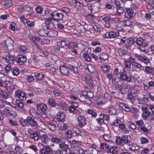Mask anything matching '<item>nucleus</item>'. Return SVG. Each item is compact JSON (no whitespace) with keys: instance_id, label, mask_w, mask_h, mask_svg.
Wrapping results in <instances>:
<instances>
[{"instance_id":"52","label":"nucleus","mask_w":154,"mask_h":154,"mask_svg":"<svg viewBox=\"0 0 154 154\" xmlns=\"http://www.w3.org/2000/svg\"><path fill=\"white\" fill-rule=\"evenodd\" d=\"M57 45L60 47H63L66 45V44L65 41H60L57 42Z\"/></svg>"},{"instance_id":"17","label":"nucleus","mask_w":154,"mask_h":154,"mask_svg":"<svg viewBox=\"0 0 154 154\" xmlns=\"http://www.w3.org/2000/svg\"><path fill=\"white\" fill-rule=\"evenodd\" d=\"M133 11L132 9L129 8L126 9L125 13V17L129 18L132 17L133 16Z\"/></svg>"},{"instance_id":"49","label":"nucleus","mask_w":154,"mask_h":154,"mask_svg":"<svg viewBox=\"0 0 154 154\" xmlns=\"http://www.w3.org/2000/svg\"><path fill=\"white\" fill-rule=\"evenodd\" d=\"M123 84V82L122 80H120L118 81L116 80L114 83L116 88H119V89L120 88Z\"/></svg>"},{"instance_id":"37","label":"nucleus","mask_w":154,"mask_h":154,"mask_svg":"<svg viewBox=\"0 0 154 154\" xmlns=\"http://www.w3.org/2000/svg\"><path fill=\"white\" fill-rule=\"evenodd\" d=\"M47 126L49 129L51 131H54L55 129L56 126L52 122H48Z\"/></svg>"},{"instance_id":"26","label":"nucleus","mask_w":154,"mask_h":154,"mask_svg":"<svg viewBox=\"0 0 154 154\" xmlns=\"http://www.w3.org/2000/svg\"><path fill=\"white\" fill-rule=\"evenodd\" d=\"M59 148L61 149V150L63 151L67 152V148L68 146L67 145L65 144L64 143H60L59 145Z\"/></svg>"},{"instance_id":"7","label":"nucleus","mask_w":154,"mask_h":154,"mask_svg":"<svg viewBox=\"0 0 154 154\" xmlns=\"http://www.w3.org/2000/svg\"><path fill=\"white\" fill-rule=\"evenodd\" d=\"M27 122L28 125L32 127H36L38 126L37 122L31 116H28Z\"/></svg>"},{"instance_id":"44","label":"nucleus","mask_w":154,"mask_h":154,"mask_svg":"<svg viewBox=\"0 0 154 154\" xmlns=\"http://www.w3.org/2000/svg\"><path fill=\"white\" fill-rule=\"evenodd\" d=\"M7 62L9 63H13L14 60L15 59V57L11 55L7 56Z\"/></svg>"},{"instance_id":"56","label":"nucleus","mask_w":154,"mask_h":154,"mask_svg":"<svg viewBox=\"0 0 154 154\" xmlns=\"http://www.w3.org/2000/svg\"><path fill=\"white\" fill-rule=\"evenodd\" d=\"M89 55L88 54L82 55V57L85 61H87L88 62H90L91 61V58Z\"/></svg>"},{"instance_id":"57","label":"nucleus","mask_w":154,"mask_h":154,"mask_svg":"<svg viewBox=\"0 0 154 154\" xmlns=\"http://www.w3.org/2000/svg\"><path fill=\"white\" fill-rule=\"evenodd\" d=\"M100 117L99 119H97V122L99 124H101L104 122V115L101 114L100 115Z\"/></svg>"},{"instance_id":"4","label":"nucleus","mask_w":154,"mask_h":154,"mask_svg":"<svg viewBox=\"0 0 154 154\" xmlns=\"http://www.w3.org/2000/svg\"><path fill=\"white\" fill-rule=\"evenodd\" d=\"M136 43L138 46H142L143 47H146L148 45V42L145 39L142 38H139L137 39Z\"/></svg>"},{"instance_id":"21","label":"nucleus","mask_w":154,"mask_h":154,"mask_svg":"<svg viewBox=\"0 0 154 154\" xmlns=\"http://www.w3.org/2000/svg\"><path fill=\"white\" fill-rule=\"evenodd\" d=\"M16 94L20 100H23L26 99L25 94L23 92L18 91L16 93Z\"/></svg>"},{"instance_id":"22","label":"nucleus","mask_w":154,"mask_h":154,"mask_svg":"<svg viewBox=\"0 0 154 154\" xmlns=\"http://www.w3.org/2000/svg\"><path fill=\"white\" fill-rule=\"evenodd\" d=\"M34 76L37 81L42 80L45 77L42 73H36L35 74Z\"/></svg>"},{"instance_id":"54","label":"nucleus","mask_w":154,"mask_h":154,"mask_svg":"<svg viewBox=\"0 0 154 154\" xmlns=\"http://www.w3.org/2000/svg\"><path fill=\"white\" fill-rule=\"evenodd\" d=\"M30 112L31 115L34 117H37L38 116V114L37 113L36 111L33 109H30Z\"/></svg>"},{"instance_id":"2","label":"nucleus","mask_w":154,"mask_h":154,"mask_svg":"<svg viewBox=\"0 0 154 154\" xmlns=\"http://www.w3.org/2000/svg\"><path fill=\"white\" fill-rule=\"evenodd\" d=\"M78 99L81 102H84L87 104H90L91 101L88 98L86 94H84V92L81 94H78Z\"/></svg>"},{"instance_id":"63","label":"nucleus","mask_w":154,"mask_h":154,"mask_svg":"<svg viewBox=\"0 0 154 154\" xmlns=\"http://www.w3.org/2000/svg\"><path fill=\"white\" fill-rule=\"evenodd\" d=\"M104 139L107 141H109L111 140V138L110 135L109 134H104L103 135Z\"/></svg>"},{"instance_id":"30","label":"nucleus","mask_w":154,"mask_h":154,"mask_svg":"<svg viewBox=\"0 0 154 154\" xmlns=\"http://www.w3.org/2000/svg\"><path fill=\"white\" fill-rule=\"evenodd\" d=\"M117 148L115 146L109 147L107 153H110L112 154L116 153L117 152Z\"/></svg>"},{"instance_id":"20","label":"nucleus","mask_w":154,"mask_h":154,"mask_svg":"<svg viewBox=\"0 0 154 154\" xmlns=\"http://www.w3.org/2000/svg\"><path fill=\"white\" fill-rule=\"evenodd\" d=\"M36 107L38 110L42 112H45L47 109L46 105L42 103L37 104Z\"/></svg>"},{"instance_id":"39","label":"nucleus","mask_w":154,"mask_h":154,"mask_svg":"<svg viewBox=\"0 0 154 154\" xmlns=\"http://www.w3.org/2000/svg\"><path fill=\"white\" fill-rule=\"evenodd\" d=\"M145 70L147 73H150L154 75V69L150 66H147L145 67Z\"/></svg>"},{"instance_id":"64","label":"nucleus","mask_w":154,"mask_h":154,"mask_svg":"<svg viewBox=\"0 0 154 154\" xmlns=\"http://www.w3.org/2000/svg\"><path fill=\"white\" fill-rule=\"evenodd\" d=\"M118 52L120 56H124L126 53L124 49L122 48H119L118 50Z\"/></svg>"},{"instance_id":"38","label":"nucleus","mask_w":154,"mask_h":154,"mask_svg":"<svg viewBox=\"0 0 154 154\" xmlns=\"http://www.w3.org/2000/svg\"><path fill=\"white\" fill-rule=\"evenodd\" d=\"M129 149L132 151L137 150L139 149V147L135 144H128Z\"/></svg>"},{"instance_id":"50","label":"nucleus","mask_w":154,"mask_h":154,"mask_svg":"<svg viewBox=\"0 0 154 154\" xmlns=\"http://www.w3.org/2000/svg\"><path fill=\"white\" fill-rule=\"evenodd\" d=\"M6 86L8 89H9L10 90H12L14 87L12 86L13 83L10 80L9 82H8L5 83Z\"/></svg>"},{"instance_id":"16","label":"nucleus","mask_w":154,"mask_h":154,"mask_svg":"<svg viewBox=\"0 0 154 154\" xmlns=\"http://www.w3.org/2000/svg\"><path fill=\"white\" fill-rule=\"evenodd\" d=\"M109 147V145L105 142L101 143L100 144V149L102 151L107 152Z\"/></svg>"},{"instance_id":"14","label":"nucleus","mask_w":154,"mask_h":154,"mask_svg":"<svg viewBox=\"0 0 154 154\" xmlns=\"http://www.w3.org/2000/svg\"><path fill=\"white\" fill-rule=\"evenodd\" d=\"M4 111L13 117H15L17 115L16 112L13 110L10 107H6L4 109Z\"/></svg>"},{"instance_id":"5","label":"nucleus","mask_w":154,"mask_h":154,"mask_svg":"<svg viewBox=\"0 0 154 154\" xmlns=\"http://www.w3.org/2000/svg\"><path fill=\"white\" fill-rule=\"evenodd\" d=\"M67 0L69 3H71V4L77 9H81L84 6L83 4L77 1L76 0Z\"/></svg>"},{"instance_id":"36","label":"nucleus","mask_w":154,"mask_h":154,"mask_svg":"<svg viewBox=\"0 0 154 154\" xmlns=\"http://www.w3.org/2000/svg\"><path fill=\"white\" fill-rule=\"evenodd\" d=\"M69 70L72 71L73 73L76 74L78 72V68L77 67H74L72 65H69Z\"/></svg>"},{"instance_id":"42","label":"nucleus","mask_w":154,"mask_h":154,"mask_svg":"<svg viewBox=\"0 0 154 154\" xmlns=\"http://www.w3.org/2000/svg\"><path fill=\"white\" fill-rule=\"evenodd\" d=\"M51 141L56 143L58 144L62 142V140L60 138L55 137L52 138L51 139Z\"/></svg>"},{"instance_id":"27","label":"nucleus","mask_w":154,"mask_h":154,"mask_svg":"<svg viewBox=\"0 0 154 154\" xmlns=\"http://www.w3.org/2000/svg\"><path fill=\"white\" fill-rule=\"evenodd\" d=\"M127 98L130 100L131 102L132 103L134 102L135 100L137 98V97L136 96L133 95V94L129 93L127 95Z\"/></svg>"},{"instance_id":"32","label":"nucleus","mask_w":154,"mask_h":154,"mask_svg":"<svg viewBox=\"0 0 154 154\" xmlns=\"http://www.w3.org/2000/svg\"><path fill=\"white\" fill-rule=\"evenodd\" d=\"M138 91V89L136 86H132L130 88L128 91L129 93L131 94H134L136 93Z\"/></svg>"},{"instance_id":"53","label":"nucleus","mask_w":154,"mask_h":154,"mask_svg":"<svg viewBox=\"0 0 154 154\" xmlns=\"http://www.w3.org/2000/svg\"><path fill=\"white\" fill-rule=\"evenodd\" d=\"M13 4V2L11 0H5L4 2L5 5L7 7H10Z\"/></svg>"},{"instance_id":"46","label":"nucleus","mask_w":154,"mask_h":154,"mask_svg":"<svg viewBox=\"0 0 154 154\" xmlns=\"http://www.w3.org/2000/svg\"><path fill=\"white\" fill-rule=\"evenodd\" d=\"M23 21L24 23H26L28 26L30 27H33L34 25V22L29 20L27 21V19H24Z\"/></svg>"},{"instance_id":"58","label":"nucleus","mask_w":154,"mask_h":154,"mask_svg":"<svg viewBox=\"0 0 154 154\" xmlns=\"http://www.w3.org/2000/svg\"><path fill=\"white\" fill-rule=\"evenodd\" d=\"M87 112L89 114L91 115L92 117H95L97 116V113L92 109H88L87 110Z\"/></svg>"},{"instance_id":"3","label":"nucleus","mask_w":154,"mask_h":154,"mask_svg":"<svg viewBox=\"0 0 154 154\" xmlns=\"http://www.w3.org/2000/svg\"><path fill=\"white\" fill-rule=\"evenodd\" d=\"M14 41L10 38H8L5 40L4 41L1 43L4 47L11 48L13 47Z\"/></svg>"},{"instance_id":"35","label":"nucleus","mask_w":154,"mask_h":154,"mask_svg":"<svg viewBox=\"0 0 154 154\" xmlns=\"http://www.w3.org/2000/svg\"><path fill=\"white\" fill-rule=\"evenodd\" d=\"M109 56L108 55L104 52L102 53L99 55V59L101 60H105L108 59Z\"/></svg>"},{"instance_id":"1","label":"nucleus","mask_w":154,"mask_h":154,"mask_svg":"<svg viewBox=\"0 0 154 154\" xmlns=\"http://www.w3.org/2000/svg\"><path fill=\"white\" fill-rule=\"evenodd\" d=\"M116 142L117 145L123 146L125 144L130 143V141L129 140L127 136L126 137L124 136L122 138L120 137L117 138L116 140Z\"/></svg>"},{"instance_id":"48","label":"nucleus","mask_w":154,"mask_h":154,"mask_svg":"<svg viewBox=\"0 0 154 154\" xmlns=\"http://www.w3.org/2000/svg\"><path fill=\"white\" fill-rule=\"evenodd\" d=\"M41 145L42 146L45 148V151L47 154L48 153H50L51 152V149L49 146L43 145V144L42 143H41Z\"/></svg>"},{"instance_id":"25","label":"nucleus","mask_w":154,"mask_h":154,"mask_svg":"<svg viewBox=\"0 0 154 154\" xmlns=\"http://www.w3.org/2000/svg\"><path fill=\"white\" fill-rule=\"evenodd\" d=\"M48 32L45 29L40 30L38 32V34L41 36H46L48 35Z\"/></svg>"},{"instance_id":"23","label":"nucleus","mask_w":154,"mask_h":154,"mask_svg":"<svg viewBox=\"0 0 154 154\" xmlns=\"http://www.w3.org/2000/svg\"><path fill=\"white\" fill-rule=\"evenodd\" d=\"M46 27L47 29H51L54 27V23L50 20H48L45 23Z\"/></svg>"},{"instance_id":"13","label":"nucleus","mask_w":154,"mask_h":154,"mask_svg":"<svg viewBox=\"0 0 154 154\" xmlns=\"http://www.w3.org/2000/svg\"><path fill=\"white\" fill-rule=\"evenodd\" d=\"M134 43V40L133 38H127V42L125 43V47L127 48H129L131 47Z\"/></svg>"},{"instance_id":"41","label":"nucleus","mask_w":154,"mask_h":154,"mask_svg":"<svg viewBox=\"0 0 154 154\" xmlns=\"http://www.w3.org/2000/svg\"><path fill=\"white\" fill-rule=\"evenodd\" d=\"M28 117L26 119H24L23 118H21L20 120V124L23 127L27 126Z\"/></svg>"},{"instance_id":"6","label":"nucleus","mask_w":154,"mask_h":154,"mask_svg":"<svg viewBox=\"0 0 154 154\" xmlns=\"http://www.w3.org/2000/svg\"><path fill=\"white\" fill-rule=\"evenodd\" d=\"M79 126L81 127L84 126L86 123V118L83 116H79L78 117Z\"/></svg>"},{"instance_id":"43","label":"nucleus","mask_w":154,"mask_h":154,"mask_svg":"<svg viewBox=\"0 0 154 154\" xmlns=\"http://www.w3.org/2000/svg\"><path fill=\"white\" fill-rule=\"evenodd\" d=\"M30 137L35 141L38 140L39 138L38 135L37 133H35L31 134H30Z\"/></svg>"},{"instance_id":"29","label":"nucleus","mask_w":154,"mask_h":154,"mask_svg":"<svg viewBox=\"0 0 154 154\" xmlns=\"http://www.w3.org/2000/svg\"><path fill=\"white\" fill-rule=\"evenodd\" d=\"M67 47L69 49H72L78 47V45L74 42H70L67 45Z\"/></svg>"},{"instance_id":"31","label":"nucleus","mask_w":154,"mask_h":154,"mask_svg":"<svg viewBox=\"0 0 154 154\" xmlns=\"http://www.w3.org/2000/svg\"><path fill=\"white\" fill-rule=\"evenodd\" d=\"M107 112L110 115H116V109L113 107L109 108L107 110Z\"/></svg>"},{"instance_id":"62","label":"nucleus","mask_w":154,"mask_h":154,"mask_svg":"<svg viewBox=\"0 0 154 154\" xmlns=\"http://www.w3.org/2000/svg\"><path fill=\"white\" fill-rule=\"evenodd\" d=\"M62 11L65 14H67L69 12V9L67 7H63L61 8Z\"/></svg>"},{"instance_id":"51","label":"nucleus","mask_w":154,"mask_h":154,"mask_svg":"<svg viewBox=\"0 0 154 154\" xmlns=\"http://www.w3.org/2000/svg\"><path fill=\"white\" fill-rule=\"evenodd\" d=\"M125 67L128 70H130L131 68V64H132L128 60H124Z\"/></svg>"},{"instance_id":"47","label":"nucleus","mask_w":154,"mask_h":154,"mask_svg":"<svg viewBox=\"0 0 154 154\" xmlns=\"http://www.w3.org/2000/svg\"><path fill=\"white\" fill-rule=\"evenodd\" d=\"M102 69L104 72H108L110 69V67L109 66L105 64L102 66Z\"/></svg>"},{"instance_id":"59","label":"nucleus","mask_w":154,"mask_h":154,"mask_svg":"<svg viewBox=\"0 0 154 154\" xmlns=\"http://www.w3.org/2000/svg\"><path fill=\"white\" fill-rule=\"evenodd\" d=\"M57 18L54 17V20H56L57 19L59 20H62L63 17V15L61 13H57Z\"/></svg>"},{"instance_id":"28","label":"nucleus","mask_w":154,"mask_h":154,"mask_svg":"<svg viewBox=\"0 0 154 154\" xmlns=\"http://www.w3.org/2000/svg\"><path fill=\"white\" fill-rule=\"evenodd\" d=\"M87 69L90 73H94L95 72V66L92 64H89L87 66Z\"/></svg>"},{"instance_id":"15","label":"nucleus","mask_w":154,"mask_h":154,"mask_svg":"<svg viewBox=\"0 0 154 154\" xmlns=\"http://www.w3.org/2000/svg\"><path fill=\"white\" fill-rule=\"evenodd\" d=\"M142 109L143 111L142 114V117L143 119H145L149 116L150 112L148 110L147 108L146 107H142Z\"/></svg>"},{"instance_id":"33","label":"nucleus","mask_w":154,"mask_h":154,"mask_svg":"<svg viewBox=\"0 0 154 154\" xmlns=\"http://www.w3.org/2000/svg\"><path fill=\"white\" fill-rule=\"evenodd\" d=\"M91 52V49L89 48H86L82 50L81 53L82 54V55H89Z\"/></svg>"},{"instance_id":"55","label":"nucleus","mask_w":154,"mask_h":154,"mask_svg":"<svg viewBox=\"0 0 154 154\" xmlns=\"http://www.w3.org/2000/svg\"><path fill=\"white\" fill-rule=\"evenodd\" d=\"M116 8L117 10V14L118 15H120L121 13H122L124 11V10L123 8L120 6L118 7H116Z\"/></svg>"},{"instance_id":"9","label":"nucleus","mask_w":154,"mask_h":154,"mask_svg":"<svg viewBox=\"0 0 154 154\" xmlns=\"http://www.w3.org/2000/svg\"><path fill=\"white\" fill-rule=\"evenodd\" d=\"M119 106L127 112H133V109L131 108L129 106L126 104L120 103L119 104Z\"/></svg>"},{"instance_id":"34","label":"nucleus","mask_w":154,"mask_h":154,"mask_svg":"<svg viewBox=\"0 0 154 154\" xmlns=\"http://www.w3.org/2000/svg\"><path fill=\"white\" fill-rule=\"evenodd\" d=\"M12 72L14 75L17 76L20 73V71L19 68L16 67H14L12 68Z\"/></svg>"},{"instance_id":"24","label":"nucleus","mask_w":154,"mask_h":154,"mask_svg":"<svg viewBox=\"0 0 154 154\" xmlns=\"http://www.w3.org/2000/svg\"><path fill=\"white\" fill-rule=\"evenodd\" d=\"M1 76V81L3 82L6 83L9 82L10 79L6 75H4L3 74H0Z\"/></svg>"},{"instance_id":"60","label":"nucleus","mask_w":154,"mask_h":154,"mask_svg":"<svg viewBox=\"0 0 154 154\" xmlns=\"http://www.w3.org/2000/svg\"><path fill=\"white\" fill-rule=\"evenodd\" d=\"M24 12H32L33 10L32 8L29 6H24Z\"/></svg>"},{"instance_id":"12","label":"nucleus","mask_w":154,"mask_h":154,"mask_svg":"<svg viewBox=\"0 0 154 154\" xmlns=\"http://www.w3.org/2000/svg\"><path fill=\"white\" fill-rule=\"evenodd\" d=\"M48 103L50 106L52 107H55L57 109L60 107L59 104L56 103L55 100L54 99L49 98L48 100Z\"/></svg>"},{"instance_id":"10","label":"nucleus","mask_w":154,"mask_h":154,"mask_svg":"<svg viewBox=\"0 0 154 154\" xmlns=\"http://www.w3.org/2000/svg\"><path fill=\"white\" fill-rule=\"evenodd\" d=\"M124 72H122L120 74V77L121 79L123 80H125L127 82H130L131 81V79L130 76L127 75L126 73L125 72V69H123Z\"/></svg>"},{"instance_id":"19","label":"nucleus","mask_w":154,"mask_h":154,"mask_svg":"<svg viewBox=\"0 0 154 154\" xmlns=\"http://www.w3.org/2000/svg\"><path fill=\"white\" fill-rule=\"evenodd\" d=\"M56 118L57 121L63 122L65 120V115L62 112H59L57 113Z\"/></svg>"},{"instance_id":"40","label":"nucleus","mask_w":154,"mask_h":154,"mask_svg":"<svg viewBox=\"0 0 154 154\" xmlns=\"http://www.w3.org/2000/svg\"><path fill=\"white\" fill-rule=\"evenodd\" d=\"M15 104L16 105V107H19L20 108L23 107L24 104L23 103L19 100H16L15 102Z\"/></svg>"},{"instance_id":"8","label":"nucleus","mask_w":154,"mask_h":154,"mask_svg":"<svg viewBox=\"0 0 154 154\" xmlns=\"http://www.w3.org/2000/svg\"><path fill=\"white\" fill-rule=\"evenodd\" d=\"M26 60L27 59L25 56L20 55H18L16 57V60L17 63L22 65L26 62Z\"/></svg>"},{"instance_id":"45","label":"nucleus","mask_w":154,"mask_h":154,"mask_svg":"<svg viewBox=\"0 0 154 154\" xmlns=\"http://www.w3.org/2000/svg\"><path fill=\"white\" fill-rule=\"evenodd\" d=\"M42 142L45 143L48 140V138L47 135L45 134L42 135L40 137Z\"/></svg>"},{"instance_id":"18","label":"nucleus","mask_w":154,"mask_h":154,"mask_svg":"<svg viewBox=\"0 0 154 154\" xmlns=\"http://www.w3.org/2000/svg\"><path fill=\"white\" fill-rule=\"evenodd\" d=\"M60 72L63 75H67L69 73V71L68 69L64 66H60Z\"/></svg>"},{"instance_id":"11","label":"nucleus","mask_w":154,"mask_h":154,"mask_svg":"<svg viewBox=\"0 0 154 154\" xmlns=\"http://www.w3.org/2000/svg\"><path fill=\"white\" fill-rule=\"evenodd\" d=\"M119 35L118 32H106L104 35L106 38H114Z\"/></svg>"},{"instance_id":"61","label":"nucleus","mask_w":154,"mask_h":154,"mask_svg":"<svg viewBox=\"0 0 154 154\" xmlns=\"http://www.w3.org/2000/svg\"><path fill=\"white\" fill-rule=\"evenodd\" d=\"M84 94H86L87 97L88 98H92L93 97V94L91 92H87L84 91Z\"/></svg>"}]
</instances>
